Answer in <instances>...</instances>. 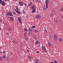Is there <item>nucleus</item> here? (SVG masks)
I'll list each match as a JSON object with an SVG mask.
<instances>
[{"mask_svg": "<svg viewBox=\"0 0 63 63\" xmlns=\"http://www.w3.org/2000/svg\"><path fill=\"white\" fill-rule=\"evenodd\" d=\"M48 3H49V0H47L46 1L45 4L46 6V8L47 9L48 8Z\"/></svg>", "mask_w": 63, "mask_h": 63, "instance_id": "obj_1", "label": "nucleus"}, {"mask_svg": "<svg viewBox=\"0 0 63 63\" xmlns=\"http://www.w3.org/2000/svg\"><path fill=\"white\" fill-rule=\"evenodd\" d=\"M54 41H57V35L55 34L54 35Z\"/></svg>", "mask_w": 63, "mask_h": 63, "instance_id": "obj_2", "label": "nucleus"}, {"mask_svg": "<svg viewBox=\"0 0 63 63\" xmlns=\"http://www.w3.org/2000/svg\"><path fill=\"white\" fill-rule=\"evenodd\" d=\"M42 49L44 51H45L46 52H47V51L46 50V47H45V46H42Z\"/></svg>", "mask_w": 63, "mask_h": 63, "instance_id": "obj_3", "label": "nucleus"}, {"mask_svg": "<svg viewBox=\"0 0 63 63\" xmlns=\"http://www.w3.org/2000/svg\"><path fill=\"white\" fill-rule=\"evenodd\" d=\"M19 6H22L24 4L23 3L20 1H19Z\"/></svg>", "mask_w": 63, "mask_h": 63, "instance_id": "obj_4", "label": "nucleus"}, {"mask_svg": "<svg viewBox=\"0 0 63 63\" xmlns=\"http://www.w3.org/2000/svg\"><path fill=\"white\" fill-rule=\"evenodd\" d=\"M21 17H18V21L21 24L22 23V22H21Z\"/></svg>", "mask_w": 63, "mask_h": 63, "instance_id": "obj_5", "label": "nucleus"}, {"mask_svg": "<svg viewBox=\"0 0 63 63\" xmlns=\"http://www.w3.org/2000/svg\"><path fill=\"white\" fill-rule=\"evenodd\" d=\"M15 11L17 13L18 15H20L21 14V12H20L19 11L17 10H15Z\"/></svg>", "mask_w": 63, "mask_h": 63, "instance_id": "obj_6", "label": "nucleus"}, {"mask_svg": "<svg viewBox=\"0 0 63 63\" xmlns=\"http://www.w3.org/2000/svg\"><path fill=\"white\" fill-rule=\"evenodd\" d=\"M41 17V16L40 15H37L36 16V18H38V19H40Z\"/></svg>", "mask_w": 63, "mask_h": 63, "instance_id": "obj_7", "label": "nucleus"}, {"mask_svg": "<svg viewBox=\"0 0 63 63\" xmlns=\"http://www.w3.org/2000/svg\"><path fill=\"white\" fill-rule=\"evenodd\" d=\"M1 5H2V6H5L6 5V3L4 1H2L1 2Z\"/></svg>", "mask_w": 63, "mask_h": 63, "instance_id": "obj_8", "label": "nucleus"}, {"mask_svg": "<svg viewBox=\"0 0 63 63\" xmlns=\"http://www.w3.org/2000/svg\"><path fill=\"white\" fill-rule=\"evenodd\" d=\"M9 16H13V15L12 14V13L11 12L9 11Z\"/></svg>", "mask_w": 63, "mask_h": 63, "instance_id": "obj_9", "label": "nucleus"}, {"mask_svg": "<svg viewBox=\"0 0 63 63\" xmlns=\"http://www.w3.org/2000/svg\"><path fill=\"white\" fill-rule=\"evenodd\" d=\"M32 13H34L36 12V9L35 8L34 9H32Z\"/></svg>", "mask_w": 63, "mask_h": 63, "instance_id": "obj_10", "label": "nucleus"}, {"mask_svg": "<svg viewBox=\"0 0 63 63\" xmlns=\"http://www.w3.org/2000/svg\"><path fill=\"white\" fill-rule=\"evenodd\" d=\"M31 10H33L34 9H35V7L34 6H32L31 7Z\"/></svg>", "mask_w": 63, "mask_h": 63, "instance_id": "obj_11", "label": "nucleus"}, {"mask_svg": "<svg viewBox=\"0 0 63 63\" xmlns=\"http://www.w3.org/2000/svg\"><path fill=\"white\" fill-rule=\"evenodd\" d=\"M48 45L49 47H50L51 46V44L49 42H48Z\"/></svg>", "mask_w": 63, "mask_h": 63, "instance_id": "obj_12", "label": "nucleus"}, {"mask_svg": "<svg viewBox=\"0 0 63 63\" xmlns=\"http://www.w3.org/2000/svg\"><path fill=\"white\" fill-rule=\"evenodd\" d=\"M39 60H38L37 59H36L35 60L36 63H39Z\"/></svg>", "mask_w": 63, "mask_h": 63, "instance_id": "obj_13", "label": "nucleus"}, {"mask_svg": "<svg viewBox=\"0 0 63 63\" xmlns=\"http://www.w3.org/2000/svg\"><path fill=\"white\" fill-rule=\"evenodd\" d=\"M10 18L11 21H14V17H11Z\"/></svg>", "mask_w": 63, "mask_h": 63, "instance_id": "obj_14", "label": "nucleus"}, {"mask_svg": "<svg viewBox=\"0 0 63 63\" xmlns=\"http://www.w3.org/2000/svg\"><path fill=\"white\" fill-rule=\"evenodd\" d=\"M40 42H39L38 41H36L35 42V45H37V44H39Z\"/></svg>", "mask_w": 63, "mask_h": 63, "instance_id": "obj_15", "label": "nucleus"}, {"mask_svg": "<svg viewBox=\"0 0 63 63\" xmlns=\"http://www.w3.org/2000/svg\"><path fill=\"white\" fill-rule=\"evenodd\" d=\"M2 57L3 58H4V59H5L6 58V55H3V56Z\"/></svg>", "mask_w": 63, "mask_h": 63, "instance_id": "obj_16", "label": "nucleus"}, {"mask_svg": "<svg viewBox=\"0 0 63 63\" xmlns=\"http://www.w3.org/2000/svg\"><path fill=\"white\" fill-rule=\"evenodd\" d=\"M16 10H17V11H19V9L18 8V7L17 6L16 7Z\"/></svg>", "mask_w": 63, "mask_h": 63, "instance_id": "obj_17", "label": "nucleus"}, {"mask_svg": "<svg viewBox=\"0 0 63 63\" xmlns=\"http://www.w3.org/2000/svg\"><path fill=\"white\" fill-rule=\"evenodd\" d=\"M24 30L25 31H26L27 32L28 31V29L27 28H24Z\"/></svg>", "mask_w": 63, "mask_h": 63, "instance_id": "obj_18", "label": "nucleus"}, {"mask_svg": "<svg viewBox=\"0 0 63 63\" xmlns=\"http://www.w3.org/2000/svg\"><path fill=\"white\" fill-rule=\"evenodd\" d=\"M53 13H50V16H51V17H52V16H53Z\"/></svg>", "mask_w": 63, "mask_h": 63, "instance_id": "obj_19", "label": "nucleus"}, {"mask_svg": "<svg viewBox=\"0 0 63 63\" xmlns=\"http://www.w3.org/2000/svg\"><path fill=\"white\" fill-rule=\"evenodd\" d=\"M59 40L60 42H62L63 40H62V39H61V38H59Z\"/></svg>", "mask_w": 63, "mask_h": 63, "instance_id": "obj_20", "label": "nucleus"}, {"mask_svg": "<svg viewBox=\"0 0 63 63\" xmlns=\"http://www.w3.org/2000/svg\"><path fill=\"white\" fill-rule=\"evenodd\" d=\"M12 14H13L14 15H16V13L14 11L12 12Z\"/></svg>", "mask_w": 63, "mask_h": 63, "instance_id": "obj_21", "label": "nucleus"}, {"mask_svg": "<svg viewBox=\"0 0 63 63\" xmlns=\"http://www.w3.org/2000/svg\"><path fill=\"white\" fill-rule=\"evenodd\" d=\"M34 31L35 32H36V33H37V32H38V31L36 30H35Z\"/></svg>", "mask_w": 63, "mask_h": 63, "instance_id": "obj_22", "label": "nucleus"}, {"mask_svg": "<svg viewBox=\"0 0 63 63\" xmlns=\"http://www.w3.org/2000/svg\"><path fill=\"white\" fill-rule=\"evenodd\" d=\"M35 26H33L31 27V28H35Z\"/></svg>", "mask_w": 63, "mask_h": 63, "instance_id": "obj_23", "label": "nucleus"}, {"mask_svg": "<svg viewBox=\"0 0 63 63\" xmlns=\"http://www.w3.org/2000/svg\"><path fill=\"white\" fill-rule=\"evenodd\" d=\"M9 12L8 13H7V14H6V15L7 16H9Z\"/></svg>", "mask_w": 63, "mask_h": 63, "instance_id": "obj_24", "label": "nucleus"}, {"mask_svg": "<svg viewBox=\"0 0 63 63\" xmlns=\"http://www.w3.org/2000/svg\"><path fill=\"white\" fill-rule=\"evenodd\" d=\"M29 59H31V58H32V57H31V56H29Z\"/></svg>", "mask_w": 63, "mask_h": 63, "instance_id": "obj_25", "label": "nucleus"}, {"mask_svg": "<svg viewBox=\"0 0 63 63\" xmlns=\"http://www.w3.org/2000/svg\"><path fill=\"white\" fill-rule=\"evenodd\" d=\"M54 63H57V62L56 61V60H55L54 61Z\"/></svg>", "mask_w": 63, "mask_h": 63, "instance_id": "obj_26", "label": "nucleus"}, {"mask_svg": "<svg viewBox=\"0 0 63 63\" xmlns=\"http://www.w3.org/2000/svg\"><path fill=\"white\" fill-rule=\"evenodd\" d=\"M43 8L44 10H46V8H45V7H43Z\"/></svg>", "mask_w": 63, "mask_h": 63, "instance_id": "obj_27", "label": "nucleus"}, {"mask_svg": "<svg viewBox=\"0 0 63 63\" xmlns=\"http://www.w3.org/2000/svg\"><path fill=\"white\" fill-rule=\"evenodd\" d=\"M32 5V4L29 3V7H30V6H31Z\"/></svg>", "mask_w": 63, "mask_h": 63, "instance_id": "obj_28", "label": "nucleus"}, {"mask_svg": "<svg viewBox=\"0 0 63 63\" xmlns=\"http://www.w3.org/2000/svg\"><path fill=\"white\" fill-rule=\"evenodd\" d=\"M24 36H25V37L26 36V35H27L26 34V33H25L24 34Z\"/></svg>", "mask_w": 63, "mask_h": 63, "instance_id": "obj_29", "label": "nucleus"}, {"mask_svg": "<svg viewBox=\"0 0 63 63\" xmlns=\"http://www.w3.org/2000/svg\"><path fill=\"white\" fill-rule=\"evenodd\" d=\"M2 2V0H0V4H1V2Z\"/></svg>", "mask_w": 63, "mask_h": 63, "instance_id": "obj_30", "label": "nucleus"}, {"mask_svg": "<svg viewBox=\"0 0 63 63\" xmlns=\"http://www.w3.org/2000/svg\"><path fill=\"white\" fill-rule=\"evenodd\" d=\"M0 59L2 61V58L1 57H0Z\"/></svg>", "mask_w": 63, "mask_h": 63, "instance_id": "obj_31", "label": "nucleus"}, {"mask_svg": "<svg viewBox=\"0 0 63 63\" xmlns=\"http://www.w3.org/2000/svg\"><path fill=\"white\" fill-rule=\"evenodd\" d=\"M34 38H36V36H35V35H34Z\"/></svg>", "mask_w": 63, "mask_h": 63, "instance_id": "obj_32", "label": "nucleus"}, {"mask_svg": "<svg viewBox=\"0 0 63 63\" xmlns=\"http://www.w3.org/2000/svg\"><path fill=\"white\" fill-rule=\"evenodd\" d=\"M29 30L30 31H32V30H31V29H29Z\"/></svg>", "mask_w": 63, "mask_h": 63, "instance_id": "obj_33", "label": "nucleus"}, {"mask_svg": "<svg viewBox=\"0 0 63 63\" xmlns=\"http://www.w3.org/2000/svg\"><path fill=\"white\" fill-rule=\"evenodd\" d=\"M25 39L26 40H27V39H28V38H27V37H25Z\"/></svg>", "mask_w": 63, "mask_h": 63, "instance_id": "obj_34", "label": "nucleus"}, {"mask_svg": "<svg viewBox=\"0 0 63 63\" xmlns=\"http://www.w3.org/2000/svg\"><path fill=\"white\" fill-rule=\"evenodd\" d=\"M5 51H3V54H5Z\"/></svg>", "mask_w": 63, "mask_h": 63, "instance_id": "obj_35", "label": "nucleus"}, {"mask_svg": "<svg viewBox=\"0 0 63 63\" xmlns=\"http://www.w3.org/2000/svg\"><path fill=\"white\" fill-rule=\"evenodd\" d=\"M12 10H15H15H16V9H15L13 8H12Z\"/></svg>", "mask_w": 63, "mask_h": 63, "instance_id": "obj_36", "label": "nucleus"}, {"mask_svg": "<svg viewBox=\"0 0 63 63\" xmlns=\"http://www.w3.org/2000/svg\"><path fill=\"white\" fill-rule=\"evenodd\" d=\"M36 52L37 53H39V51H37Z\"/></svg>", "mask_w": 63, "mask_h": 63, "instance_id": "obj_37", "label": "nucleus"}, {"mask_svg": "<svg viewBox=\"0 0 63 63\" xmlns=\"http://www.w3.org/2000/svg\"><path fill=\"white\" fill-rule=\"evenodd\" d=\"M10 54L11 55H12L13 54V53H12V52H11V54Z\"/></svg>", "mask_w": 63, "mask_h": 63, "instance_id": "obj_38", "label": "nucleus"}, {"mask_svg": "<svg viewBox=\"0 0 63 63\" xmlns=\"http://www.w3.org/2000/svg\"><path fill=\"white\" fill-rule=\"evenodd\" d=\"M45 31H46V32H47V31L46 30H45Z\"/></svg>", "mask_w": 63, "mask_h": 63, "instance_id": "obj_39", "label": "nucleus"}, {"mask_svg": "<svg viewBox=\"0 0 63 63\" xmlns=\"http://www.w3.org/2000/svg\"><path fill=\"white\" fill-rule=\"evenodd\" d=\"M13 43H15V42L14 41H13Z\"/></svg>", "mask_w": 63, "mask_h": 63, "instance_id": "obj_40", "label": "nucleus"}, {"mask_svg": "<svg viewBox=\"0 0 63 63\" xmlns=\"http://www.w3.org/2000/svg\"><path fill=\"white\" fill-rule=\"evenodd\" d=\"M27 51L28 52H29V51L28 50H27Z\"/></svg>", "mask_w": 63, "mask_h": 63, "instance_id": "obj_41", "label": "nucleus"}, {"mask_svg": "<svg viewBox=\"0 0 63 63\" xmlns=\"http://www.w3.org/2000/svg\"><path fill=\"white\" fill-rule=\"evenodd\" d=\"M36 1L37 2H38V0H36Z\"/></svg>", "mask_w": 63, "mask_h": 63, "instance_id": "obj_42", "label": "nucleus"}, {"mask_svg": "<svg viewBox=\"0 0 63 63\" xmlns=\"http://www.w3.org/2000/svg\"><path fill=\"white\" fill-rule=\"evenodd\" d=\"M24 5H25V6L26 5V3H25L24 4Z\"/></svg>", "mask_w": 63, "mask_h": 63, "instance_id": "obj_43", "label": "nucleus"}, {"mask_svg": "<svg viewBox=\"0 0 63 63\" xmlns=\"http://www.w3.org/2000/svg\"><path fill=\"white\" fill-rule=\"evenodd\" d=\"M62 18L63 19V16H62Z\"/></svg>", "mask_w": 63, "mask_h": 63, "instance_id": "obj_44", "label": "nucleus"}, {"mask_svg": "<svg viewBox=\"0 0 63 63\" xmlns=\"http://www.w3.org/2000/svg\"><path fill=\"white\" fill-rule=\"evenodd\" d=\"M4 0V1H7V0Z\"/></svg>", "mask_w": 63, "mask_h": 63, "instance_id": "obj_45", "label": "nucleus"}, {"mask_svg": "<svg viewBox=\"0 0 63 63\" xmlns=\"http://www.w3.org/2000/svg\"><path fill=\"white\" fill-rule=\"evenodd\" d=\"M10 0H7V1H10Z\"/></svg>", "mask_w": 63, "mask_h": 63, "instance_id": "obj_46", "label": "nucleus"}, {"mask_svg": "<svg viewBox=\"0 0 63 63\" xmlns=\"http://www.w3.org/2000/svg\"><path fill=\"white\" fill-rule=\"evenodd\" d=\"M1 52V53H2V52Z\"/></svg>", "mask_w": 63, "mask_h": 63, "instance_id": "obj_47", "label": "nucleus"}, {"mask_svg": "<svg viewBox=\"0 0 63 63\" xmlns=\"http://www.w3.org/2000/svg\"><path fill=\"white\" fill-rule=\"evenodd\" d=\"M30 3H31H31H32L31 2Z\"/></svg>", "mask_w": 63, "mask_h": 63, "instance_id": "obj_48", "label": "nucleus"}, {"mask_svg": "<svg viewBox=\"0 0 63 63\" xmlns=\"http://www.w3.org/2000/svg\"><path fill=\"white\" fill-rule=\"evenodd\" d=\"M52 12H53V10H52Z\"/></svg>", "mask_w": 63, "mask_h": 63, "instance_id": "obj_49", "label": "nucleus"}, {"mask_svg": "<svg viewBox=\"0 0 63 63\" xmlns=\"http://www.w3.org/2000/svg\"><path fill=\"white\" fill-rule=\"evenodd\" d=\"M0 21H1V20L0 19Z\"/></svg>", "mask_w": 63, "mask_h": 63, "instance_id": "obj_50", "label": "nucleus"}, {"mask_svg": "<svg viewBox=\"0 0 63 63\" xmlns=\"http://www.w3.org/2000/svg\"><path fill=\"white\" fill-rule=\"evenodd\" d=\"M1 30V29L0 28V30Z\"/></svg>", "mask_w": 63, "mask_h": 63, "instance_id": "obj_51", "label": "nucleus"}, {"mask_svg": "<svg viewBox=\"0 0 63 63\" xmlns=\"http://www.w3.org/2000/svg\"><path fill=\"white\" fill-rule=\"evenodd\" d=\"M1 48V47H0V49Z\"/></svg>", "mask_w": 63, "mask_h": 63, "instance_id": "obj_52", "label": "nucleus"}]
</instances>
